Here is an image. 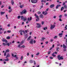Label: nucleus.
<instances>
[{
	"label": "nucleus",
	"mask_w": 67,
	"mask_h": 67,
	"mask_svg": "<svg viewBox=\"0 0 67 67\" xmlns=\"http://www.w3.org/2000/svg\"><path fill=\"white\" fill-rule=\"evenodd\" d=\"M57 58H58V59L59 60L64 59V57L63 56H61L60 57V55H59L58 56Z\"/></svg>",
	"instance_id": "obj_1"
},
{
	"label": "nucleus",
	"mask_w": 67,
	"mask_h": 67,
	"mask_svg": "<svg viewBox=\"0 0 67 67\" xmlns=\"http://www.w3.org/2000/svg\"><path fill=\"white\" fill-rule=\"evenodd\" d=\"M27 13V11H26V9H24L22 12H20V14L21 15H23V14H26Z\"/></svg>",
	"instance_id": "obj_2"
},
{
	"label": "nucleus",
	"mask_w": 67,
	"mask_h": 67,
	"mask_svg": "<svg viewBox=\"0 0 67 67\" xmlns=\"http://www.w3.org/2000/svg\"><path fill=\"white\" fill-rule=\"evenodd\" d=\"M36 24L37 25V26H36V27L37 28H40L41 27V24L39 23H36Z\"/></svg>",
	"instance_id": "obj_3"
},
{
	"label": "nucleus",
	"mask_w": 67,
	"mask_h": 67,
	"mask_svg": "<svg viewBox=\"0 0 67 67\" xmlns=\"http://www.w3.org/2000/svg\"><path fill=\"white\" fill-rule=\"evenodd\" d=\"M31 2L33 3H36L37 2V0H31Z\"/></svg>",
	"instance_id": "obj_4"
},
{
	"label": "nucleus",
	"mask_w": 67,
	"mask_h": 67,
	"mask_svg": "<svg viewBox=\"0 0 67 67\" xmlns=\"http://www.w3.org/2000/svg\"><path fill=\"white\" fill-rule=\"evenodd\" d=\"M51 27H50V28L51 29H53L55 28V25H51Z\"/></svg>",
	"instance_id": "obj_5"
},
{
	"label": "nucleus",
	"mask_w": 67,
	"mask_h": 67,
	"mask_svg": "<svg viewBox=\"0 0 67 67\" xmlns=\"http://www.w3.org/2000/svg\"><path fill=\"white\" fill-rule=\"evenodd\" d=\"M19 32L21 35H23V33H23V30H20L19 31Z\"/></svg>",
	"instance_id": "obj_6"
},
{
	"label": "nucleus",
	"mask_w": 67,
	"mask_h": 67,
	"mask_svg": "<svg viewBox=\"0 0 67 67\" xmlns=\"http://www.w3.org/2000/svg\"><path fill=\"white\" fill-rule=\"evenodd\" d=\"M34 16H36V18L37 19L38 21H39L40 19H39V16H38L37 15H36V14H35Z\"/></svg>",
	"instance_id": "obj_7"
},
{
	"label": "nucleus",
	"mask_w": 67,
	"mask_h": 67,
	"mask_svg": "<svg viewBox=\"0 0 67 67\" xmlns=\"http://www.w3.org/2000/svg\"><path fill=\"white\" fill-rule=\"evenodd\" d=\"M31 44H33V40L32 39L30 40V41L29 42Z\"/></svg>",
	"instance_id": "obj_8"
},
{
	"label": "nucleus",
	"mask_w": 67,
	"mask_h": 67,
	"mask_svg": "<svg viewBox=\"0 0 67 67\" xmlns=\"http://www.w3.org/2000/svg\"><path fill=\"white\" fill-rule=\"evenodd\" d=\"M55 5L54 4H51L50 6V8H53V7H54Z\"/></svg>",
	"instance_id": "obj_9"
},
{
	"label": "nucleus",
	"mask_w": 67,
	"mask_h": 67,
	"mask_svg": "<svg viewBox=\"0 0 67 67\" xmlns=\"http://www.w3.org/2000/svg\"><path fill=\"white\" fill-rule=\"evenodd\" d=\"M32 20V17H31L30 18H28L27 19V21H31Z\"/></svg>",
	"instance_id": "obj_10"
},
{
	"label": "nucleus",
	"mask_w": 67,
	"mask_h": 67,
	"mask_svg": "<svg viewBox=\"0 0 67 67\" xmlns=\"http://www.w3.org/2000/svg\"><path fill=\"white\" fill-rule=\"evenodd\" d=\"M39 17L41 18H44V16H43V15L42 14L40 15L39 16Z\"/></svg>",
	"instance_id": "obj_11"
},
{
	"label": "nucleus",
	"mask_w": 67,
	"mask_h": 67,
	"mask_svg": "<svg viewBox=\"0 0 67 67\" xmlns=\"http://www.w3.org/2000/svg\"><path fill=\"white\" fill-rule=\"evenodd\" d=\"M2 42H5V43H7V40H6V39H2Z\"/></svg>",
	"instance_id": "obj_12"
},
{
	"label": "nucleus",
	"mask_w": 67,
	"mask_h": 67,
	"mask_svg": "<svg viewBox=\"0 0 67 67\" xmlns=\"http://www.w3.org/2000/svg\"><path fill=\"white\" fill-rule=\"evenodd\" d=\"M60 6H61V5L60 4L57 5L56 7V9H57L58 8V7H59Z\"/></svg>",
	"instance_id": "obj_13"
},
{
	"label": "nucleus",
	"mask_w": 67,
	"mask_h": 67,
	"mask_svg": "<svg viewBox=\"0 0 67 67\" xmlns=\"http://www.w3.org/2000/svg\"><path fill=\"white\" fill-rule=\"evenodd\" d=\"M41 39H42L41 40V41H44V40L45 39V38L44 37H42L41 38Z\"/></svg>",
	"instance_id": "obj_14"
},
{
	"label": "nucleus",
	"mask_w": 67,
	"mask_h": 67,
	"mask_svg": "<svg viewBox=\"0 0 67 67\" xmlns=\"http://www.w3.org/2000/svg\"><path fill=\"white\" fill-rule=\"evenodd\" d=\"M10 51H6L4 53V56H5L6 55V53H8V52H9Z\"/></svg>",
	"instance_id": "obj_15"
},
{
	"label": "nucleus",
	"mask_w": 67,
	"mask_h": 67,
	"mask_svg": "<svg viewBox=\"0 0 67 67\" xmlns=\"http://www.w3.org/2000/svg\"><path fill=\"white\" fill-rule=\"evenodd\" d=\"M0 13L1 15H2L3 14H4L5 13V12H0Z\"/></svg>",
	"instance_id": "obj_16"
},
{
	"label": "nucleus",
	"mask_w": 67,
	"mask_h": 67,
	"mask_svg": "<svg viewBox=\"0 0 67 67\" xmlns=\"http://www.w3.org/2000/svg\"><path fill=\"white\" fill-rule=\"evenodd\" d=\"M10 57V54H8L7 55V56L5 57V58H8V57Z\"/></svg>",
	"instance_id": "obj_17"
},
{
	"label": "nucleus",
	"mask_w": 67,
	"mask_h": 67,
	"mask_svg": "<svg viewBox=\"0 0 67 67\" xmlns=\"http://www.w3.org/2000/svg\"><path fill=\"white\" fill-rule=\"evenodd\" d=\"M63 45V48H67V47L66 46H65V45L64 44Z\"/></svg>",
	"instance_id": "obj_18"
},
{
	"label": "nucleus",
	"mask_w": 67,
	"mask_h": 67,
	"mask_svg": "<svg viewBox=\"0 0 67 67\" xmlns=\"http://www.w3.org/2000/svg\"><path fill=\"white\" fill-rule=\"evenodd\" d=\"M11 3L12 5H13L14 4V1H13V0H12L11 1Z\"/></svg>",
	"instance_id": "obj_19"
},
{
	"label": "nucleus",
	"mask_w": 67,
	"mask_h": 67,
	"mask_svg": "<svg viewBox=\"0 0 67 67\" xmlns=\"http://www.w3.org/2000/svg\"><path fill=\"white\" fill-rule=\"evenodd\" d=\"M45 13L44 14V15H47V14H48V13H47V11H45Z\"/></svg>",
	"instance_id": "obj_20"
},
{
	"label": "nucleus",
	"mask_w": 67,
	"mask_h": 67,
	"mask_svg": "<svg viewBox=\"0 0 67 67\" xmlns=\"http://www.w3.org/2000/svg\"><path fill=\"white\" fill-rule=\"evenodd\" d=\"M23 20L25 22L26 21V20H27V18L26 17H25L24 18Z\"/></svg>",
	"instance_id": "obj_21"
},
{
	"label": "nucleus",
	"mask_w": 67,
	"mask_h": 67,
	"mask_svg": "<svg viewBox=\"0 0 67 67\" xmlns=\"http://www.w3.org/2000/svg\"><path fill=\"white\" fill-rule=\"evenodd\" d=\"M24 7V4H23L22 5H20L19 6V7L20 8H23V7Z\"/></svg>",
	"instance_id": "obj_22"
},
{
	"label": "nucleus",
	"mask_w": 67,
	"mask_h": 67,
	"mask_svg": "<svg viewBox=\"0 0 67 67\" xmlns=\"http://www.w3.org/2000/svg\"><path fill=\"white\" fill-rule=\"evenodd\" d=\"M31 38V36H30L27 39V41H29V40H30V38Z\"/></svg>",
	"instance_id": "obj_23"
},
{
	"label": "nucleus",
	"mask_w": 67,
	"mask_h": 67,
	"mask_svg": "<svg viewBox=\"0 0 67 67\" xmlns=\"http://www.w3.org/2000/svg\"><path fill=\"white\" fill-rule=\"evenodd\" d=\"M4 60L5 61H6V62H7L8 61H9V58H7L6 59H4Z\"/></svg>",
	"instance_id": "obj_24"
},
{
	"label": "nucleus",
	"mask_w": 67,
	"mask_h": 67,
	"mask_svg": "<svg viewBox=\"0 0 67 67\" xmlns=\"http://www.w3.org/2000/svg\"><path fill=\"white\" fill-rule=\"evenodd\" d=\"M64 7H61V11H63V10H64Z\"/></svg>",
	"instance_id": "obj_25"
},
{
	"label": "nucleus",
	"mask_w": 67,
	"mask_h": 67,
	"mask_svg": "<svg viewBox=\"0 0 67 67\" xmlns=\"http://www.w3.org/2000/svg\"><path fill=\"white\" fill-rule=\"evenodd\" d=\"M54 54H55V53L53 52L52 54V56H53V57H55V56H56V55H54Z\"/></svg>",
	"instance_id": "obj_26"
},
{
	"label": "nucleus",
	"mask_w": 67,
	"mask_h": 67,
	"mask_svg": "<svg viewBox=\"0 0 67 67\" xmlns=\"http://www.w3.org/2000/svg\"><path fill=\"white\" fill-rule=\"evenodd\" d=\"M10 44H12V43L11 42H10V43H8L7 45H8V46H9L10 45Z\"/></svg>",
	"instance_id": "obj_27"
},
{
	"label": "nucleus",
	"mask_w": 67,
	"mask_h": 67,
	"mask_svg": "<svg viewBox=\"0 0 67 67\" xmlns=\"http://www.w3.org/2000/svg\"><path fill=\"white\" fill-rule=\"evenodd\" d=\"M24 37H25V38H27L28 37L27 35H25Z\"/></svg>",
	"instance_id": "obj_28"
},
{
	"label": "nucleus",
	"mask_w": 67,
	"mask_h": 67,
	"mask_svg": "<svg viewBox=\"0 0 67 67\" xmlns=\"http://www.w3.org/2000/svg\"><path fill=\"white\" fill-rule=\"evenodd\" d=\"M21 20H23V19H24V17L23 16H22L21 17Z\"/></svg>",
	"instance_id": "obj_29"
},
{
	"label": "nucleus",
	"mask_w": 67,
	"mask_h": 67,
	"mask_svg": "<svg viewBox=\"0 0 67 67\" xmlns=\"http://www.w3.org/2000/svg\"><path fill=\"white\" fill-rule=\"evenodd\" d=\"M30 63H33V61L32 60H30Z\"/></svg>",
	"instance_id": "obj_30"
},
{
	"label": "nucleus",
	"mask_w": 67,
	"mask_h": 67,
	"mask_svg": "<svg viewBox=\"0 0 67 67\" xmlns=\"http://www.w3.org/2000/svg\"><path fill=\"white\" fill-rule=\"evenodd\" d=\"M57 38V36H56L54 37V39Z\"/></svg>",
	"instance_id": "obj_31"
},
{
	"label": "nucleus",
	"mask_w": 67,
	"mask_h": 67,
	"mask_svg": "<svg viewBox=\"0 0 67 67\" xmlns=\"http://www.w3.org/2000/svg\"><path fill=\"white\" fill-rule=\"evenodd\" d=\"M63 34V33H60L59 34V36H60L61 35H62Z\"/></svg>",
	"instance_id": "obj_32"
},
{
	"label": "nucleus",
	"mask_w": 67,
	"mask_h": 67,
	"mask_svg": "<svg viewBox=\"0 0 67 67\" xmlns=\"http://www.w3.org/2000/svg\"><path fill=\"white\" fill-rule=\"evenodd\" d=\"M37 13L38 14H41V12H37Z\"/></svg>",
	"instance_id": "obj_33"
},
{
	"label": "nucleus",
	"mask_w": 67,
	"mask_h": 67,
	"mask_svg": "<svg viewBox=\"0 0 67 67\" xmlns=\"http://www.w3.org/2000/svg\"><path fill=\"white\" fill-rule=\"evenodd\" d=\"M39 54H40V53L38 52L36 54V56H38V55H39Z\"/></svg>",
	"instance_id": "obj_34"
},
{
	"label": "nucleus",
	"mask_w": 67,
	"mask_h": 67,
	"mask_svg": "<svg viewBox=\"0 0 67 67\" xmlns=\"http://www.w3.org/2000/svg\"><path fill=\"white\" fill-rule=\"evenodd\" d=\"M12 9H11L10 10H9V13H11V12H12Z\"/></svg>",
	"instance_id": "obj_35"
},
{
	"label": "nucleus",
	"mask_w": 67,
	"mask_h": 67,
	"mask_svg": "<svg viewBox=\"0 0 67 67\" xmlns=\"http://www.w3.org/2000/svg\"><path fill=\"white\" fill-rule=\"evenodd\" d=\"M21 47H23V48H25V46L24 45H23Z\"/></svg>",
	"instance_id": "obj_36"
},
{
	"label": "nucleus",
	"mask_w": 67,
	"mask_h": 67,
	"mask_svg": "<svg viewBox=\"0 0 67 67\" xmlns=\"http://www.w3.org/2000/svg\"><path fill=\"white\" fill-rule=\"evenodd\" d=\"M20 46H21V45L20 44H18V47H19V48H21V47H20Z\"/></svg>",
	"instance_id": "obj_37"
},
{
	"label": "nucleus",
	"mask_w": 67,
	"mask_h": 67,
	"mask_svg": "<svg viewBox=\"0 0 67 67\" xmlns=\"http://www.w3.org/2000/svg\"><path fill=\"white\" fill-rule=\"evenodd\" d=\"M59 18H62V15H60L59 16Z\"/></svg>",
	"instance_id": "obj_38"
},
{
	"label": "nucleus",
	"mask_w": 67,
	"mask_h": 67,
	"mask_svg": "<svg viewBox=\"0 0 67 67\" xmlns=\"http://www.w3.org/2000/svg\"><path fill=\"white\" fill-rule=\"evenodd\" d=\"M50 53H51V51H49L48 52V54H50Z\"/></svg>",
	"instance_id": "obj_39"
},
{
	"label": "nucleus",
	"mask_w": 67,
	"mask_h": 67,
	"mask_svg": "<svg viewBox=\"0 0 67 67\" xmlns=\"http://www.w3.org/2000/svg\"><path fill=\"white\" fill-rule=\"evenodd\" d=\"M50 59H53V57H50Z\"/></svg>",
	"instance_id": "obj_40"
},
{
	"label": "nucleus",
	"mask_w": 67,
	"mask_h": 67,
	"mask_svg": "<svg viewBox=\"0 0 67 67\" xmlns=\"http://www.w3.org/2000/svg\"><path fill=\"white\" fill-rule=\"evenodd\" d=\"M59 48L58 47L56 49V51H59Z\"/></svg>",
	"instance_id": "obj_41"
},
{
	"label": "nucleus",
	"mask_w": 67,
	"mask_h": 67,
	"mask_svg": "<svg viewBox=\"0 0 67 67\" xmlns=\"http://www.w3.org/2000/svg\"><path fill=\"white\" fill-rule=\"evenodd\" d=\"M21 18V16H18V19H20V18Z\"/></svg>",
	"instance_id": "obj_42"
},
{
	"label": "nucleus",
	"mask_w": 67,
	"mask_h": 67,
	"mask_svg": "<svg viewBox=\"0 0 67 67\" xmlns=\"http://www.w3.org/2000/svg\"><path fill=\"white\" fill-rule=\"evenodd\" d=\"M23 56H21L20 58L21 60H22L23 59Z\"/></svg>",
	"instance_id": "obj_43"
},
{
	"label": "nucleus",
	"mask_w": 67,
	"mask_h": 67,
	"mask_svg": "<svg viewBox=\"0 0 67 67\" xmlns=\"http://www.w3.org/2000/svg\"><path fill=\"white\" fill-rule=\"evenodd\" d=\"M7 39H10V37L8 36L7 37Z\"/></svg>",
	"instance_id": "obj_44"
},
{
	"label": "nucleus",
	"mask_w": 67,
	"mask_h": 67,
	"mask_svg": "<svg viewBox=\"0 0 67 67\" xmlns=\"http://www.w3.org/2000/svg\"><path fill=\"white\" fill-rule=\"evenodd\" d=\"M7 33H10L11 32V31L8 30L7 32Z\"/></svg>",
	"instance_id": "obj_45"
},
{
	"label": "nucleus",
	"mask_w": 67,
	"mask_h": 67,
	"mask_svg": "<svg viewBox=\"0 0 67 67\" xmlns=\"http://www.w3.org/2000/svg\"><path fill=\"white\" fill-rule=\"evenodd\" d=\"M64 8H67V5H65L64 6Z\"/></svg>",
	"instance_id": "obj_46"
},
{
	"label": "nucleus",
	"mask_w": 67,
	"mask_h": 67,
	"mask_svg": "<svg viewBox=\"0 0 67 67\" xmlns=\"http://www.w3.org/2000/svg\"><path fill=\"white\" fill-rule=\"evenodd\" d=\"M44 21H42V22L41 24L42 25H43V24H44Z\"/></svg>",
	"instance_id": "obj_47"
},
{
	"label": "nucleus",
	"mask_w": 67,
	"mask_h": 67,
	"mask_svg": "<svg viewBox=\"0 0 67 67\" xmlns=\"http://www.w3.org/2000/svg\"><path fill=\"white\" fill-rule=\"evenodd\" d=\"M3 46H5V43H3Z\"/></svg>",
	"instance_id": "obj_48"
},
{
	"label": "nucleus",
	"mask_w": 67,
	"mask_h": 67,
	"mask_svg": "<svg viewBox=\"0 0 67 67\" xmlns=\"http://www.w3.org/2000/svg\"><path fill=\"white\" fill-rule=\"evenodd\" d=\"M6 17L7 19H8V15H6L5 16Z\"/></svg>",
	"instance_id": "obj_49"
},
{
	"label": "nucleus",
	"mask_w": 67,
	"mask_h": 67,
	"mask_svg": "<svg viewBox=\"0 0 67 67\" xmlns=\"http://www.w3.org/2000/svg\"><path fill=\"white\" fill-rule=\"evenodd\" d=\"M59 21H62V19L60 18L59 19Z\"/></svg>",
	"instance_id": "obj_50"
},
{
	"label": "nucleus",
	"mask_w": 67,
	"mask_h": 67,
	"mask_svg": "<svg viewBox=\"0 0 67 67\" xmlns=\"http://www.w3.org/2000/svg\"><path fill=\"white\" fill-rule=\"evenodd\" d=\"M41 2H44V0H41Z\"/></svg>",
	"instance_id": "obj_51"
},
{
	"label": "nucleus",
	"mask_w": 67,
	"mask_h": 67,
	"mask_svg": "<svg viewBox=\"0 0 67 67\" xmlns=\"http://www.w3.org/2000/svg\"><path fill=\"white\" fill-rule=\"evenodd\" d=\"M65 2H64L63 3V4H62V5H65Z\"/></svg>",
	"instance_id": "obj_52"
},
{
	"label": "nucleus",
	"mask_w": 67,
	"mask_h": 67,
	"mask_svg": "<svg viewBox=\"0 0 67 67\" xmlns=\"http://www.w3.org/2000/svg\"><path fill=\"white\" fill-rule=\"evenodd\" d=\"M2 28L1 27L0 28V31H2Z\"/></svg>",
	"instance_id": "obj_53"
},
{
	"label": "nucleus",
	"mask_w": 67,
	"mask_h": 67,
	"mask_svg": "<svg viewBox=\"0 0 67 67\" xmlns=\"http://www.w3.org/2000/svg\"><path fill=\"white\" fill-rule=\"evenodd\" d=\"M7 26L8 27H9V26H10V24H9L7 25Z\"/></svg>",
	"instance_id": "obj_54"
},
{
	"label": "nucleus",
	"mask_w": 67,
	"mask_h": 67,
	"mask_svg": "<svg viewBox=\"0 0 67 67\" xmlns=\"http://www.w3.org/2000/svg\"><path fill=\"white\" fill-rule=\"evenodd\" d=\"M65 15V16H67V14H65V15Z\"/></svg>",
	"instance_id": "obj_55"
},
{
	"label": "nucleus",
	"mask_w": 67,
	"mask_h": 67,
	"mask_svg": "<svg viewBox=\"0 0 67 67\" xmlns=\"http://www.w3.org/2000/svg\"><path fill=\"white\" fill-rule=\"evenodd\" d=\"M48 4H49V3H47L46 4V5H48Z\"/></svg>",
	"instance_id": "obj_56"
},
{
	"label": "nucleus",
	"mask_w": 67,
	"mask_h": 67,
	"mask_svg": "<svg viewBox=\"0 0 67 67\" xmlns=\"http://www.w3.org/2000/svg\"><path fill=\"white\" fill-rule=\"evenodd\" d=\"M46 44H48V41H46Z\"/></svg>",
	"instance_id": "obj_57"
},
{
	"label": "nucleus",
	"mask_w": 67,
	"mask_h": 67,
	"mask_svg": "<svg viewBox=\"0 0 67 67\" xmlns=\"http://www.w3.org/2000/svg\"><path fill=\"white\" fill-rule=\"evenodd\" d=\"M34 65H36V62H35V61H34Z\"/></svg>",
	"instance_id": "obj_58"
},
{
	"label": "nucleus",
	"mask_w": 67,
	"mask_h": 67,
	"mask_svg": "<svg viewBox=\"0 0 67 67\" xmlns=\"http://www.w3.org/2000/svg\"><path fill=\"white\" fill-rule=\"evenodd\" d=\"M40 7H41V8H43V5H42Z\"/></svg>",
	"instance_id": "obj_59"
},
{
	"label": "nucleus",
	"mask_w": 67,
	"mask_h": 67,
	"mask_svg": "<svg viewBox=\"0 0 67 67\" xmlns=\"http://www.w3.org/2000/svg\"><path fill=\"white\" fill-rule=\"evenodd\" d=\"M34 43H36V41H35V40H34Z\"/></svg>",
	"instance_id": "obj_60"
},
{
	"label": "nucleus",
	"mask_w": 67,
	"mask_h": 67,
	"mask_svg": "<svg viewBox=\"0 0 67 67\" xmlns=\"http://www.w3.org/2000/svg\"><path fill=\"white\" fill-rule=\"evenodd\" d=\"M42 14H45V12H42Z\"/></svg>",
	"instance_id": "obj_61"
},
{
	"label": "nucleus",
	"mask_w": 67,
	"mask_h": 67,
	"mask_svg": "<svg viewBox=\"0 0 67 67\" xmlns=\"http://www.w3.org/2000/svg\"><path fill=\"white\" fill-rule=\"evenodd\" d=\"M3 63L4 64H6V62H5V61H4L3 62Z\"/></svg>",
	"instance_id": "obj_62"
},
{
	"label": "nucleus",
	"mask_w": 67,
	"mask_h": 67,
	"mask_svg": "<svg viewBox=\"0 0 67 67\" xmlns=\"http://www.w3.org/2000/svg\"><path fill=\"white\" fill-rule=\"evenodd\" d=\"M43 30H46V28L45 27L43 28Z\"/></svg>",
	"instance_id": "obj_63"
},
{
	"label": "nucleus",
	"mask_w": 67,
	"mask_h": 67,
	"mask_svg": "<svg viewBox=\"0 0 67 67\" xmlns=\"http://www.w3.org/2000/svg\"><path fill=\"white\" fill-rule=\"evenodd\" d=\"M27 56H29V53H27Z\"/></svg>",
	"instance_id": "obj_64"
}]
</instances>
